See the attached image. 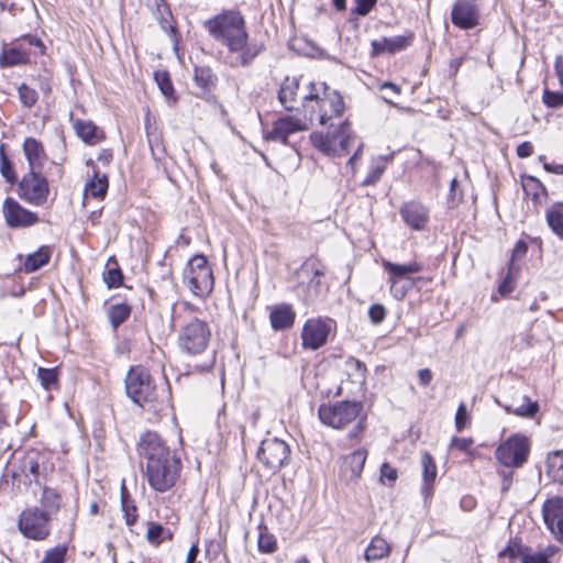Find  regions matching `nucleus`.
I'll use <instances>...</instances> for the list:
<instances>
[{
    "instance_id": "1",
    "label": "nucleus",
    "mask_w": 563,
    "mask_h": 563,
    "mask_svg": "<svg viewBox=\"0 0 563 563\" xmlns=\"http://www.w3.org/2000/svg\"><path fill=\"white\" fill-rule=\"evenodd\" d=\"M309 91L302 96V107L311 122L318 121L320 125H329L327 133L313 132L311 141L320 151L331 154L339 151L346 152L350 135L347 123L342 121L344 102L342 96L330 89L325 82H310Z\"/></svg>"
},
{
    "instance_id": "2",
    "label": "nucleus",
    "mask_w": 563,
    "mask_h": 563,
    "mask_svg": "<svg viewBox=\"0 0 563 563\" xmlns=\"http://www.w3.org/2000/svg\"><path fill=\"white\" fill-rule=\"evenodd\" d=\"M208 34L228 47L232 67H246L264 51L263 44L249 43L245 19L238 10H225L206 20Z\"/></svg>"
},
{
    "instance_id": "3",
    "label": "nucleus",
    "mask_w": 563,
    "mask_h": 563,
    "mask_svg": "<svg viewBox=\"0 0 563 563\" xmlns=\"http://www.w3.org/2000/svg\"><path fill=\"white\" fill-rule=\"evenodd\" d=\"M137 453L144 462V475L153 490L166 493L176 486L181 474V460L156 432L147 431L141 435Z\"/></svg>"
},
{
    "instance_id": "4",
    "label": "nucleus",
    "mask_w": 563,
    "mask_h": 563,
    "mask_svg": "<svg viewBox=\"0 0 563 563\" xmlns=\"http://www.w3.org/2000/svg\"><path fill=\"white\" fill-rule=\"evenodd\" d=\"M363 405L357 401H338L332 405H322L318 410L320 421L334 429H344L350 423L356 424L349 432V438L358 440L365 429V417L362 416Z\"/></svg>"
},
{
    "instance_id": "5",
    "label": "nucleus",
    "mask_w": 563,
    "mask_h": 563,
    "mask_svg": "<svg viewBox=\"0 0 563 563\" xmlns=\"http://www.w3.org/2000/svg\"><path fill=\"white\" fill-rule=\"evenodd\" d=\"M211 339L209 324L198 318L187 321L178 332V347L188 355H198L205 352Z\"/></svg>"
},
{
    "instance_id": "6",
    "label": "nucleus",
    "mask_w": 563,
    "mask_h": 563,
    "mask_svg": "<svg viewBox=\"0 0 563 563\" xmlns=\"http://www.w3.org/2000/svg\"><path fill=\"white\" fill-rule=\"evenodd\" d=\"M184 283L198 297L208 296L214 285L213 274L203 255L194 256L184 269Z\"/></svg>"
},
{
    "instance_id": "7",
    "label": "nucleus",
    "mask_w": 563,
    "mask_h": 563,
    "mask_svg": "<svg viewBox=\"0 0 563 563\" xmlns=\"http://www.w3.org/2000/svg\"><path fill=\"white\" fill-rule=\"evenodd\" d=\"M125 390L126 395L140 406L157 400V393L152 377L148 371L142 366H134L128 372Z\"/></svg>"
},
{
    "instance_id": "8",
    "label": "nucleus",
    "mask_w": 563,
    "mask_h": 563,
    "mask_svg": "<svg viewBox=\"0 0 563 563\" xmlns=\"http://www.w3.org/2000/svg\"><path fill=\"white\" fill-rule=\"evenodd\" d=\"M530 452L528 438L514 434L500 443L496 450V459L506 467H520L526 463Z\"/></svg>"
},
{
    "instance_id": "9",
    "label": "nucleus",
    "mask_w": 563,
    "mask_h": 563,
    "mask_svg": "<svg viewBox=\"0 0 563 563\" xmlns=\"http://www.w3.org/2000/svg\"><path fill=\"white\" fill-rule=\"evenodd\" d=\"M20 197L27 203L42 207L47 202L49 185L41 170L29 172L19 184Z\"/></svg>"
},
{
    "instance_id": "10",
    "label": "nucleus",
    "mask_w": 563,
    "mask_h": 563,
    "mask_svg": "<svg viewBox=\"0 0 563 563\" xmlns=\"http://www.w3.org/2000/svg\"><path fill=\"white\" fill-rule=\"evenodd\" d=\"M51 522L37 507H29L20 514L18 527L24 537L43 541L51 534Z\"/></svg>"
},
{
    "instance_id": "11",
    "label": "nucleus",
    "mask_w": 563,
    "mask_h": 563,
    "mask_svg": "<svg viewBox=\"0 0 563 563\" xmlns=\"http://www.w3.org/2000/svg\"><path fill=\"white\" fill-rule=\"evenodd\" d=\"M289 445L278 438H266L257 451V457L263 465L273 472L280 470L289 462Z\"/></svg>"
},
{
    "instance_id": "12",
    "label": "nucleus",
    "mask_w": 563,
    "mask_h": 563,
    "mask_svg": "<svg viewBox=\"0 0 563 563\" xmlns=\"http://www.w3.org/2000/svg\"><path fill=\"white\" fill-rule=\"evenodd\" d=\"M334 322L331 319H308L301 331V345L305 350L316 351L323 346L329 338Z\"/></svg>"
},
{
    "instance_id": "13",
    "label": "nucleus",
    "mask_w": 563,
    "mask_h": 563,
    "mask_svg": "<svg viewBox=\"0 0 563 563\" xmlns=\"http://www.w3.org/2000/svg\"><path fill=\"white\" fill-rule=\"evenodd\" d=\"M2 212L10 228H26L38 222V217L35 212L25 209L10 197L3 202Z\"/></svg>"
},
{
    "instance_id": "14",
    "label": "nucleus",
    "mask_w": 563,
    "mask_h": 563,
    "mask_svg": "<svg viewBox=\"0 0 563 563\" xmlns=\"http://www.w3.org/2000/svg\"><path fill=\"white\" fill-rule=\"evenodd\" d=\"M542 511L548 529L559 541H563V497L547 500Z\"/></svg>"
},
{
    "instance_id": "15",
    "label": "nucleus",
    "mask_w": 563,
    "mask_h": 563,
    "mask_svg": "<svg viewBox=\"0 0 563 563\" xmlns=\"http://www.w3.org/2000/svg\"><path fill=\"white\" fill-rule=\"evenodd\" d=\"M479 11L477 5L470 0L457 1L451 12V20L460 29L468 30L478 24Z\"/></svg>"
},
{
    "instance_id": "16",
    "label": "nucleus",
    "mask_w": 563,
    "mask_h": 563,
    "mask_svg": "<svg viewBox=\"0 0 563 563\" xmlns=\"http://www.w3.org/2000/svg\"><path fill=\"white\" fill-rule=\"evenodd\" d=\"M404 222L415 231H423L429 222V209L421 202H404L399 211Z\"/></svg>"
},
{
    "instance_id": "17",
    "label": "nucleus",
    "mask_w": 563,
    "mask_h": 563,
    "mask_svg": "<svg viewBox=\"0 0 563 563\" xmlns=\"http://www.w3.org/2000/svg\"><path fill=\"white\" fill-rule=\"evenodd\" d=\"M306 129V124H303L300 120L294 119L291 117H284L274 123V126L272 131L267 133L266 139L287 144V140L290 134L303 131Z\"/></svg>"
},
{
    "instance_id": "18",
    "label": "nucleus",
    "mask_w": 563,
    "mask_h": 563,
    "mask_svg": "<svg viewBox=\"0 0 563 563\" xmlns=\"http://www.w3.org/2000/svg\"><path fill=\"white\" fill-rule=\"evenodd\" d=\"M63 504L62 495L54 488L45 486L38 499L40 512L53 521L60 511Z\"/></svg>"
},
{
    "instance_id": "19",
    "label": "nucleus",
    "mask_w": 563,
    "mask_h": 563,
    "mask_svg": "<svg viewBox=\"0 0 563 563\" xmlns=\"http://www.w3.org/2000/svg\"><path fill=\"white\" fill-rule=\"evenodd\" d=\"M23 152L29 163V172L41 170L46 159L42 143L33 137H27L23 143Z\"/></svg>"
},
{
    "instance_id": "20",
    "label": "nucleus",
    "mask_w": 563,
    "mask_h": 563,
    "mask_svg": "<svg viewBox=\"0 0 563 563\" xmlns=\"http://www.w3.org/2000/svg\"><path fill=\"white\" fill-rule=\"evenodd\" d=\"M296 313L289 305H279L272 309L269 320L275 331L291 328L295 322Z\"/></svg>"
},
{
    "instance_id": "21",
    "label": "nucleus",
    "mask_w": 563,
    "mask_h": 563,
    "mask_svg": "<svg viewBox=\"0 0 563 563\" xmlns=\"http://www.w3.org/2000/svg\"><path fill=\"white\" fill-rule=\"evenodd\" d=\"M421 466H422V478L423 485L421 487V493L426 499L432 496V486L437 477V465L432 455L428 452H423L421 455Z\"/></svg>"
},
{
    "instance_id": "22",
    "label": "nucleus",
    "mask_w": 563,
    "mask_h": 563,
    "mask_svg": "<svg viewBox=\"0 0 563 563\" xmlns=\"http://www.w3.org/2000/svg\"><path fill=\"white\" fill-rule=\"evenodd\" d=\"M299 89V79L296 77H286L278 92V99L287 111L296 109L297 91Z\"/></svg>"
},
{
    "instance_id": "23",
    "label": "nucleus",
    "mask_w": 563,
    "mask_h": 563,
    "mask_svg": "<svg viewBox=\"0 0 563 563\" xmlns=\"http://www.w3.org/2000/svg\"><path fill=\"white\" fill-rule=\"evenodd\" d=\"M503 408L508 412L519 417L532 418L539 410L537 401H532L527 396H521L518 399H512L511 402L503 405Z\"/></svg>"
},
{
    "instance_id": "24",
    "label": "nucleus",
    "mask_w": 563,
    "mask_h": 563,
    "mask_svg": "<svg viewBox=\"0 0 563 563\" xmlns=\"http://www.w3.org/2000/svg\"><path fill=\"white\" fill-rule=\"evenodd\" d=\"M382 265L389 275L388 280L408 278L409 275L419 273L422 269V266L418 262L395 264L390 261L383 260Z\"/></svg>"
},
{
    "instance_id": "25",
    "label": "nucleus",
    "mask_w": 563,
    "mask_h": 563,
    "mask_svg": "<svg viewBox=\"0 0 563 563\" xmlns=\"http://www.w3.org/2000/svg\"><path fill=\"white\" fill-rule=\"evenodd\" d=\"M43 460H44V456L37 451L27 452L21 460V464H20L21 473L25 477H27L30 475L33 477V478H30V483H32V482L38 483L40 466H41V463L43 462Z\"/></svg>"
},
{
    "instance_id": "26",
    "label": "nucleus",
    "mask_w": 563,
    "mask_h": 563,
    "mask_svg": "<svg viewBox=\"0 0 563 563\" xmlns=\"http://www.w3.org/2000/svg\"><path fill=\"white\" fill-rule=\"evenodd\" d=\"M30 52L24 47V43L21 41L13 47L3 52L0 56L1 66H14L25 64L29 60Z\"/></svg>"
},
{
    "instance_id": "27",
    "label": "nucleus",
    "mask_w": 563,
    "mask_h": 563,
    "mask_svg": "<svg viewBox=\"0 0 563 563\" xmlns=\"http://www.w3.org/2000/svg\"><path fill=\"white\" fill-rule=\"evenodd\" d=\"M522 188L525 194L531 198L534 205H541L542 198L548 197V190L545 186L533 176L523 177Z\"/></svg>"
},
{
    "instance_id": "28",
    "label": "nucleus",
    "mask_w": 563,
    "mask_h": 563,
    "mask_svg": "<svg viewBox=\"0 0 563 563\" xmlns=\"http://www.w3.org/2000/svg\"><path fill=\"white\" fill-rule=\"evenodd\" d=\"M74 129L78 137L89 144H96L103 137L98 128L90 121L76 120L74 121Z\"/></svg>"
},
{
    "instance_id": "29",
    "label": "nucleus",
    "mask_w": 563,
    "mask_h": 563,
    "mask_svg": "<svg viewBox=\"0 0 563 563\" xmlns=\"http://www.w3.org/2000/svg\"><path fill=\"white\" fill-rule=\"evenodd\" d=\"M52 252L47 245L41 246L36 252L29 254L24 262V271L33 273L49 262Z\"/></svg>"
},
{
    "instance_id": "30",
    "label": "nucleus",
    "mask_w": 563,
    "mask_h": 563,
    "mask_svg": "<svg viewBox=\"0 0 563 563\" xmlns=\"http://www.w3.org/2000/svg\"><path fill=\"white\" fill-rule=\"evenodd\" d=\"M550 229L563 240V202L553 203L545 213Z\"/></svg>"
},
{
    "instance_id": "31",
    "label": "nucleus",
    "mask_w": 563,
    "mask_h": 563,
    "mask_svg": "<svg viewBox=\"0 0 563 563\" xmlns=\"http://www.w3.org/2000/svg\"><path fill=\"white\" fill-rule=\"evenodd\" d=\"M547 474L553 482L563 484V451H555L548 454Z\"/></svg>"
},
{
    "instance_id": "32",
    "label": "nucleus",
    "mask_w": 563,
    "mask_h": 563,
    "mask_svg": "<svg viewBox=\"0 0 563 563\" xmlns=\"http://www.w3.org/2000/svg\"><path fill=\"white\" fill-rule=\"evenodd\" d=\"M108 186L107 175L96 173L95 177L86 184L85 196H91L97 199L103 198L107 194Z\"/></svg>"
},
{
    "instance_id": "33",
    "label": "nucleus",
    "mask_w": 563,
    "mask_h": 563,
    "mask_svg": "<svg viewBox=\"0 0 563 563\" xmlns=\"http://www.w3.org/2000/svg\"><path fill=\"white\" fill-rule=\"evenodd\" d=\"M390 547L387 541L380 537H374L365 551L366 561H376L387 556Z\"/></svg>"
},
{
    "instance_id": "34",
    "label": "nucleus",
    "mask_w": 563,
    "mask_h": 563,
    "mask_svg": "<svg viewBox=\"0 0 563 563\" xmlns=\"http://www.w3.org/2000/svg\"><path fill=\"white\" fill-rule=\"evenodd\" d=\"M367 452L364 449L355 450L344 457V466L350 468L351 477H358L363 471Z\"/></svg>"
},
{
    "instance_id": "35",
    "label": "nucleus",
    "mask_w": 563,
    "mask_h": 563,
    "mask_svg": "<svg viewBox=\"0 0 563 563\" xmlns=\"http://www.w3.org/2000/svg\"><path fill=\"white\" fill-rule=\"evenodd\" d=\"M131 308L126 303L112 305L109 308L108 317L113 329L121 325L130 316Z\"/></svg>"
},
{
    "instance_id": "36",
    "label": "nucleus",
    "mask_w": 563,
    "mask_h": 563,
    "mask_svg": "<svg viewBox=\"0 0 563 563\" xmlns=\"http://www.w3.org/2000/svg\"><path fill=\"white\" fill-rule=\"evenodd\" d=\"M194 80L199 87L208 90L214 86L216 76L209 67H195Z\"/></svg>"
},
{
    "instance_id": "37",
    "label": "nucleus",
    "mask_w": 563,
    "mask_h": 563,
    "mask_svg": "<svg viewBox=\"0 0 563 563\" xmlns=\"http://www.w3.org/2000/svg\"><path fill=\"white\" fill-rule=\"evenodd\" d=\"M527 547H525L520 541L518 540H511L509 544L499 553L500 558H509L510 560H520L522 563L523 556L527 551Z\"/></svg>"
},
{
    "instance_id": "38",
    "label": "nucleus",
    "mask_w": 563,
    "mask_h": 563,
    "mask_svg": "<svg viewBox=\"0 0 563 563\" xmlns=\"http://www.w3.org/2000/svg\"><path fill=\"white\" fill-rule=\"evenodd\" d=\"M258 550L263 553H273L277 549L275 537L267 531V528H258Z\"/></svg>"
},
{
    "instance_id": "39",
    "label": "nucleus",
    "mask_w": 563,
    "mask_h": 563,
    "mask_svg": "<svg viewBox=\"0 0 563 563\" xmlns=\"http://www.w3.org/2000/svg\"><path fill=\"white\" fill-rule=\"evenodd\" d=\"M122 272L118 267L117 263L113 262V266L110 263L107 265V269L103 272V280L109 288H117L122 284Z\"/></svg>"
},
{
    "instance_id": "40",
    "label": "nucleus",
    "mask_w": 563,
    "mask_h": 563,
    "mask_svg": "<svg viewBox=\"0 0 563 563\" xmlns=\"http://www.w3.org/2000/svg\"><path fill=\"white\" fill-rule=\"evenodd\" d=\"M411 40L412 33H408L407 35L387 37V53L395 54L396 52L405 49L410 45Z\"/></svg>"
},
{
    "instance_id": "41",
    "label": "nucleus",
    "mask_w": 563,
    "mask_h": 563,
    "mask_svg": "<svg viewBox=\"0 0 563 563\" xmlns=\"http://www.w3.org/2000/svg\"><path fill=\"white\" fill-rule=\"evenodd\" d=\"M0 173L8 183L14 184L16 181V175L12 163L7 157L2 145L0 146Z\"/></svg>"
},
{
    "instance_id": "42",
    "label": "nucleus",
    "mask_w": 563,
    "mask_h": 563,
    "mask_svg": "<svg viewBox=\"0 0 563 563\" xmlns=\"http://www.w3.org/2000/svg\"><path fill=\"white\" fill-rule=\"evenodd\" d=\"M554 553V548H548L541 552L526 551L522 563H549V558Z\"/></svg>"
},
{
    "instance_id": "43",
    "label": "nucleus",
    "mask_w": 563,
    "mask_h": 563,
    "mask_svg": "<svg viewBox=\"0 0 563 563\" xmlns=\"http://www.w3.org/2000/svg\"><path fill=\"white\" fill-rule=\"evenodd\" d=\"M19 98L22 104L26 108H32L38 99V95L35 89L29 87L25 84H22L19 89Z\"/></svg>"
},
{
    "instance_id": "44",
    "label": "nucleus",
    "mask_w": 563,
    "mask_h": 563,
    "mask_svg": "<svg viewBox=\"0 0 563 563\" xmlns=\"http://www.w3.org/2000/svg\"><path fill=\"white\" fill-rule=\"evenodd\" d=\"M154 78L164 96H173L174 87L169 78V75L166 71H156Z\"/></svg>"
},
{
    "instance_id": "45",
    "label": "nucleus",
    "mask_w": 563,
    "mask_h": 563,
    "mask_svg": "<svg viewBox=\"0 0 563 563\" xmlns=\"http://www.w3.org/2000/svg\"><path fill=\"white\" fill-rule=\"evenodd\" d=\"M37 378L41 382V385L45 389H49L57 380L56 371L53 368H43L40 367L37 369Z\"/></svg>"
},
{
    "instance_id": "46",
    "label": "nucleus",
    "mask_w": 563,
    "mask_h": 563,
    "mask_svg": "<svg viewBox=\"0 0 563 563\" xmlns=\"http://www.w3.org/2000/svg\"><path fill=\"white\" fill-rule=\"evenodd\" d=\"M157 13H158V18H157L158 23H159L162 30L166 33L173 32L174 27H173L172 21H170L172 14H170V11L167 8V5L166 4H163V5L157 4Z\"/></svg>"
},
{
    "instance_id": "47",
    "label": "nucleus",
    "mask_w": 563,
    "mask_h": 563,
    "mask_svg": "<svg viewBox=\"0 0 563 563\" xmlns=\"http://www.w3.org/2000/svg\"><path fill=\"white\" fill-rule=\"evenodd\" d=\"M518 268L512 263L509 264L508 273L501 284L498 287V292L500 296H506L510 294L514 290V282H512V275L516 273Z\"/></svg>"
},
{
    "instance_id": "48",
    "label": "nucleus",
    "mask_w": 563,
    "mask_h": 563,
    "mask_svg": "<svg viewBox=\"0 0 563 563\" xmlns=\"http://www.w3.org/2000/svg\"><path fill=\"white\" fill-rule=\"evenodd\" d=\"M543 102L550 108L561 107L563 106V92L545 89L543 92Z\"/></svg>"
},
{
    "instance_id": "49",
    "label": "nucleus",
    "mask_w": 563,
    "mask_h": 563,
    "mask_svg": "<svg viewBox=\"0 0 563 563\" xmlns=\"http://www.w3.org/2000/svg\"><path fill=\"white\" fill-rule=\"evenodd\" d=\"M164 531V528L162 525L151 522L148 523L147 531H146V539L148 542L158 544L161 543V537Z\"/></svg>"
},
{
    "instance_id": "50",
    "label": "nucleus",
    "mask_w": 563,
    "mask_h": 563,
    "mask_svg": "<svg viewBox=\"0 0 563 563\" xmlns=\"http://www.w3.org/2000/svg\"><path fill=\"white\" fill-rule=\"evenodd\" d=\"M376 2L377 0H355V7L352 12L357 15L365 16L375 7Z\"/></svg>"
},
{
    "instance_id": "51",
    "label": "nucleus",
    "mask_w": 563,
    "mask_h": 563,
    "mask_svg": "<svg viewBox=\"0 0 563 563\" xmlns=\"http://www.w3.org/2000/svg\"><path fill=\"white\" fill-rule=\"evenodd\" d=\"M368 317L374 324H379L386 317L385 307L379 303L372 305L368 309Z\"/></svg>"
},
{
    "instance_id": "52",
    "label": "nucleus",
    "mask_w": 563,
    "mask_h": 563,
    "mask_svg": "<svg viewBox=\"0 0 563 563\" xmlns=\"http://www.w3.org/2000/svg\"><path fill=\"white\" fill-rule=\"evenodd\" d=\"M397 470L389 465L388 463H384L380 467V479L383 483H388L389 485L395 483L397 479Z\"/></svg>"
},
{
    "instance_id": "53",
    "label": "nucleus",
    "mask_w": 563,
    "mask_h": 563,
    "mask_svg": "<svg viewBox=\"0 0 563 563\" xmlns=\"http://www.w3.org/2000/svg\"><path fill=\"white\" fill-rule=\"evenodd\" d=\"M467 409L466 405L464 402H461L457 407L456 415H455V427L457 431H462L466 424H467Z\"/></svg>"
},
{
    "instance_id": "54",
    "label": "nucleus",
    "mask_w": 563,
    "mask_h": 563,
    "mask_svg": "<svg viewBox=\"0 0 563 563\" xmlns=\"http://www.w3.org/2000/svg\"><path fill=\"white\" fill-rule=\"evenodd\" d=\"M385 166L384 165H374L368 172L366 178L363 181V185H374L384 174Z\"/></svg>"
},
{
    "instance_id": "55",
    "label": "nucleus",
    "mask_w": 563,
    "mask_h": 563,
    "mask_svg": "<svg viewBox=\"0 0 563 563\" xmlns=\"http://www.w3.org/2000/svg\"><path fill=\"white\" fill-rule=\"evenodd\" d=\"M389 283V290L393 297L397 300H401L405 298L408 287H405L402 285H399V280H388Z\"/></svg>"
},
{
    "instance_id": "56",
    "label": "nucleus",
    "mask_w": 563,
    "mask_h": 563,
    "mask_svg": "<svg viewBox=\"0 0 563 563\" xmlns=\"http://www.w3.org/2000/svg\"><path fill=\"white\" fill-rule=\"evenodd\" d=\"M472 444H473V440L472 439L454 437L451 440L450 448L451 449H456V450H460V451H463V452H467Z\"/></svg>"
},
{
    "instance_id": "57",
    "label": "nucleus",
    "mask_w": 563,
    "mask_h": 563,
    "mask_svg": "<svg viewBox=\"0 0 563 563\" xmlns=\"http://www.w3.org/2000/svg\"><path fill=\"white\" fill-rule=\"evenodd\" d=\"M372 45V56H378L387 52V37L374 40Z\"/></svg>"
},
{
    "instance_id": "58",
    "label": "nucleus",
    "mask_w": 563,
    "mask_h": 563,
    "mask_svg": "<svg viewBox=\"0 0 563 563\" xmlns=\"http://www.w3.org/2000/svg\"><path fill=\"white\" fill-rule=\"evenodd\" d=\"M527 252H528L527 243L522 240H519L512 250V257H511L510 263H512L515 265V261L517 258L523 257L527 254Z\"/></svg>"
},
{
    "instance_id": "59",
    "label": "nucleus",
    "mask_w": 563,
    "mask_h": 563,
    "mask_svg": "<svg viewBox=\"0 0 563 563\" xmlns=\"http://www.w3.org/2000/svg\"><path fill=\"white\" fill-rule=\"evenodd\" d=\"M533 153V145L530 142H522L517 146V155L520 158H526L531 156Z\"/></svg>"
},
{
    "instance_id": "60",
    "label": "nucleus",
    "mask_w": 563,
    "mask_h": 563,
    "mask_svg": "<svg viewBox=\"0 0 563 563\" xmlns=\"http://www.w3.org/2000/svg\"><path fill=\"white\" fill-rule=\"evenodd\" d=\"M21 43H24V47L30 52V47L34 46L40 48L41 53L43 52L44 45L42 41L35 36H25L21 40Z\"/></svg>"
},
{
    "instance_id": "61",
    "label": "nucleus",
    "mask_w": 563,
    "mask_h": 563,
    "mask_svg": "<svg viewBox=\"0 0 563 563\" xmlns=\"http://www.w3.org/2000/svg\"><path fill=\"white\" fill-rule=\"evenodd\" d=\"M301 272H311L313 273V278L311 279V283H314L316 286H318L320 284V280L319 279H314L316 277H319V276H322L323 275V272L317 267H314L313 264L309 263V262H306L302 266H301Z\"/></svg>"
},
{
    "instance_id": "62",
    "label": "nucleus",
    "mask_w": 563,
    "mask_h": 563,
    "mask_svg": "<svg viewBox=\"0 0 563 563\" xmlns=\"http://www.w3.org/2000/svg\"><path fill=\"white\" fill-rule=\"evenodd\" d=\"M418 378H419L420 385L428 386L431 383L433 375L429 368H422V369H419V372H418Z\"/></svg>"
},
{
    "instance_id": "63",
    "label": "nucleus",
    "mask_w": 563,
    "mask_h": 563,
    "mask_svg": "<svg viewBox=\"0 0 563 563\" xmlns=\"http://www.w3.org/2000/svg\"><path fill=\"white\" fill-rule=\"evenodd\" d=\"M124 518L128 526H132L136 521V508L132 507L131 509L123 504Z\"/></svg>"
},
{
    "instance_id": "64",
    "label": "nucleus",
    "mask_w": 563,
    "mask_h": 563,
    "mask_svg": "<svg viewBox=\"0 0 563 563\" xmlns=\"http://www.w3.org/2000/svg\"><path fill=\"white\" fill-rule=\"evenodd\" d=\"M555 70H556L560 84L563 87V57L562 56H559L556 58Z\"/></svg>"
}]
</instances>
